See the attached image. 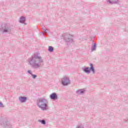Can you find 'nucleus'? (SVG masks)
I'll list each match as a JSON object with an SVG mask.
<instances>
[{"label":"nucleus","instance_id":"obj_1","mask_svg":"<svg viewBox=\"0 0 128 128\" xmlns=\"http://www.w3.org/2000/svg\"><path fill=\"white\" fill-rule=\"evenodd\" d=\"M46 104H48L46 100L40 98L39 99V101L38 102V106L42 108V110H46Z\"/></svg>","mask_w":128,"mask_h":128},{"label":"nucleus","instance_id":"obj_2","mask_svg":"<svg viewBox=\"0 0 128 128\" xmlns=\"http://www.w3.org/2000/svg\"><path fill=\"white\" fill-rule=\"evenodd\" d=\"M32 61L34 64H40L42 62V58L40 56H34L32 58Z\"/></svg>","mask_w":128,"mask_h":128},{"label":"nucleus","instance_id":"obj_3","mask_svg":"<svg viewBox=\"0 0 128 128\" xmlns=\"http://www.w3.org/2000/svg\"><path fill=\"white\" fill-rule=\"evenodd\" d=\"M70 84V80L66 77H64L62 79V84L63 86H68Z\"/></svg>","mask_w":128,"mask_h":128},{"label":"nucleus","instance_id":"obj_4","mask_svg":"<svg viewBox=\"0 0 128 128\" xmlns=\"http://www.w3.org/2000/svg\"><path fill=\"white\" fill-rule=\"evenodd\" d=\"M50 98L52 100H56L58 98V96H56V94L55 93H52L50 96Z\"/></svg>","mask_w":128,"mask_h":128},{"label":"nucleus","instance_id":"obj_5","mask_svg":"<svg viewBox=\"0 0 128 128\" xmlns=\"http://www.w3.org/2000/svg\"><path fill=\"white\" fill-rule=\"evenodd\" d=\"M19 100L22 102H26V97H20L19 98Z\"/></svg>","mask_w":128,"mask_h":128},{"label":"nucleus","instance_id":"obj_6","mask_svg":"<svg viewBox=\"0 0 128 128\" xmlns=\"http://www.w3.org/2000/svg\"><path fill=\"white\" fill-rule=\"evenodd\" d=\"M26 20V18L24 17H21L20 18V22H24V21Z\"/></svg>","mask_w":128,"mask_h":128},{"label":"nucleus","instance_id":"obj_7","mask_svg":"<svg viewBox=\"0 0 128 128\" xmlns=\"http://www.w3.org/2000/svg\"><path fill=\"white\" fill-rule=\"evenodd\" d=\"M84 71L85 72H90V69L89 68H87L84 70Z\"/></svg>","mask_w":128,"mask_h":128},{"label":"nucleus","instance_id":"obj_8","mask_svg":"<svg viewBox=\"0 0 128 128\" xmlns=\"http://www.w3.org/2000/svg\"><path fill=\"white\" fill-rule=\"evenodd\" d=\"M48 50L49 52H52L54 50V48L52 46H49Z\"/></svg>","mask_w":128,"mask_h":128},{"label":"nucleus","instance_id":"obj_9","mask_svg":"<svg viewBox=\"0 0 128 128\" xmlns=\"http://www.w3.org/2000/svg\"><path fill=\"white\" fill-rule=\"evenodd\" d=\"M90 70L93 72H94V67L92 66V64H90Z\"/></svg>","mask_w":128,"mask_h":128},{"label":"nucleus","instance_id":"obj_10","mask_svg":"<svg viewBox=\"0 0 128 128\" xmlns=\"http://www.w3.org/2000/svg\"><path fill=\"white\" fill-rule=\"evenodd\" d=\"M94 50H96V44H94L92 48V52H94Z\"/></svg>","mask_w":128,"mask_h":128},{"label":"nucleus","instance_id":"obj_11","mask_svg":"<svg viewBox=\"0 0 128 128\" xmlns=\"http://www.w3.org/2000/svg\"><path fill=\"white\" fill-rule=\"evenodd\" d=\"M78 93L80 92V94H82V92H84V90H80L78 92Z\"/></svg>","mask_w":128,"mask_h":128},{"label":"nucleus","instance_id":"obj_12","mask_svg":"<svg viewBox=\"0 0 128 128\" xmlns=\"http://www.w3.org/2000/svg\"><path fill=\"white\" fill-rule=\"evenodd\" d=\"M40 122L42 124H46V121H44V120H40Z\"/></svg>","mask_w":128,"mask_h":128},{"label":"nucleus","instance_id":"obj_13","mask_svg":"<svg viewBox=\"0 0 128 128\" xmlns=\"http://www.w3.org/2000/svg\"><path fill=\"white\" fill-rule=\"evenodd\" d=\"M32 76L33 78H36V75L32 74Z\"/></svg>","mask_w":128,"mask_h":128},{"label":"nucleus","instance_id":"obj_14","mask_svg":"<svg viewBox=\"0 0 128 128\" xmlns=\"http://www.w3.org/2000/svg\"><path fill=\"white\" fill-rule=\"evenodd\" d=\"M114 1V0H108V2H110V4L112 2Z\"/></svg>","mask_w":128,"mask_h":128},{"label":"nucleus","instance_id":"obj_15","mask_svg":"<svg viewBox=\"0 0 128 128\" xmlns=\"http://www.w3.org/2000/svg\"><path fill=\"white\" fill-rule=\"evenodd\" d=\"M0 106H4V105L2 104V103L0 102Z\"/></svg>","mask_w":128,"mask_h":128},{"label":"nucleus","instance_id":"obj_16","mask_svg":"<svg viewBox=\"0 0 128 128\" xmlns=\"http://www.w3.org/2000/svg\"><path fill=\"white\" fill-rule=\"evenodd\" d=\"M4 32H8V30H4Z\"/></svg>","mask_w":128,"mask_h":128},{"label":"nucleus","instance_id":"obj_17","mask_svg":"<svg viewBox=\"0 0 128 128\" xmlns=\"http://www.w3.org/2000/svg\"><path fill=\"white\" fill-rule=\"evenodd\" d=\"M28 72H30V71H28Z\"/></svg>","mask_w":128,"mask_h":128}]
</instances>
